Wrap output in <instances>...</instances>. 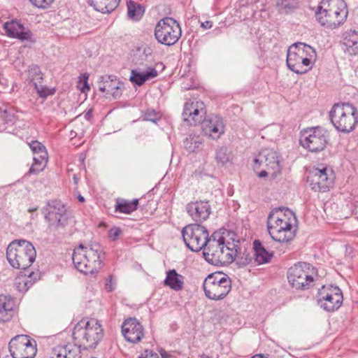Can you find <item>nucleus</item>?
Wrapping results in <instances>:
<instances>
[{
    "label": "nucleus",
    "mask_w": 358,
    "mask_h": 358,
    "mask_svg": "<svg viewBox=\"0 0 358 358\" xmlns=\"http://www.w3.org/2000/svg\"><path fill=\"white\" fill-rule=\"evenodd\" d=\"M238 243L227 241L223 233L215 231L208 237L203 248L205 259L215 266L232 263L238 257Z\"/></svg>",
    "instance_id": "1"
},
{
    "label": "nucleus",
    "mask_w": 358,
    "mask_h": 358,
    "mask_svg": "<svg viewBox=\"0 0 358 358\" xmlns=\"http://www.w3.org/2000/svg\"><path fill=\"white\" fill-rule=\"evenodd\" d=\"M296 217L290 210L275 208L268 214L267 229L271 238L279 243H287L294 237L292 225Z\"/></svg>",
    "instance_id": "2"
},
{
    "label": "nucleus",
    "mask_w": 358,
    "mask_h": 358,
    "mask_svg": "<svg viewBox=\"0 0 358 358\" xmlns=\"http://www.w3.org/2000/svg\"><path fill=\"white\" fill-rule=\"evenodd\" d=\"M103 250L99 243L79 245L73 250L72 259L75 267L85 274H93L101 267Z\"/></svg>",
    "instance_id": "3"
},
{
    "label": "nucleus",
    "mask_w": 358,
    "mask_h": 358,
    "mask_svg": "<svg viewBox=\"0 0 358 358\" xmlns=\"http://www.w3.org/2000/svg\"><path fill=\"white\" fill-rule=\"evenodd\" d=\"M103 337V329L99 321L96 319L81 320L74 326L73 339L83 350L96 348Z\"/></svg>",
    "instance_id": "4"
},
{
    "label": "nucleus",
    "mask_w": 358,
    "mask_h": 358,
    "mask_svg": "<svg viewBox=\"0 0 358 358\" xmlns=\"http://www.w3.org/2000/svg\"><path fill=\"white\" fill-rule=\"evenodd\" d=\"M348 13L343 0H322L317 8L315 17L322 26L334 29L344 23Z\"/></svg>",
    "instance_id": "5"
},
{
    "label": "nucleus",
    "mask_w": 358,
    "mask_h": 358,
    "mask_svg": "<svg viewBox=\"0 0 358 358\" xmlns=\"http://www.w3.org/2000/svg\"><path fill=\"white\" fill-rule=\"evenodd\" d=\"M316 59V52L310 45L303 43H295L287 50V65L293 72L302 74L312 68Z\"/></svg>",
    "instance_id": "6"
},
{
    "label": "nucleus",
    "mask_w": 358,
    "mask_h": 358,
    "mask_svg": "<svg viewBox=\"0 0 358 358\" xmlns=\"http://www.w3.org/2000/svg\"><path fill=\"white\" fill-rule=\"evenodd\" d=\"M329 116L335 129L348 134L355 130L358 124V110L349 103H337L331 108Z\"/></svg>",
    "instance_id": "7"
},
{
    "label": "nucleus",
    "mask_w": 358,
    "mask_h": 358,
    "mask_svg": "<svg viewBox=\"0 0 358 358\" xmlns=\"http://www.w3.org/2000/svg\"><path fill=\"white\" fill-rule=\"evenodd\" d=\"M36 255L34 245L25 241H15L7 248L6 257L10 264L15 268L26 269L35 261Z\"/></svg>",
    "instance_id": "8"
},
{
    "label": "nucleus",
    "mask_w": 358,
    "mask_h": 358,
    "mask_svg": "<svg viewBox=\"0 0 358 358\" xmlns=\"http://www.w3.org/2000/svg\"><path fill=\"white\" fill-rule=\"evenodd\" d=\"M203 289L209 299L219 301L224 299L231 289V280L221 273L209 274L203 281Z\"/></svg>",
    "instance_id": "9"
},
{
    "label": "nucleus",
    "mask_w": 358,
    "mask_h": 358,
    "mask_svg": "<svg viewBox=\"0 0 358 358\" xmlns=\"http://www.w3.org/2000/svg\"><path fill=\"white\" fill-rule=\"evenodd\" d=\"M314 267L306 262H299L287 271V280L291 286L296 289H308L313 285Z\"/></svg>",
    "instance_id": "10"
},
{
    "label": "nucleus",
    "mask_w": 358,
    "mask_h": 358,
    "mask_svg": "<svg viewBox=\"0 0 358 358\" xmlns=\"http://www.w3.org/2000/svg\"><path fill=\"white\" fill-rule=\"evenodd\" d=\"M42 213L50 229L58 231L69 224L66 207L60 201H49L42 208Z\"/></svg>",
    "instance_id": "11"
},
{
    "label": "nucleus",
    "mask_w": 358,
    "mask_h": 358,
    "mask_svg": "<svg viewBox=\"0 0 358 358\" xmlns=\"http://www.w3.org/2000/svg\"><path fill=\"white\" fill-rule=\"evenodd\" d=\"M157 41L166 45H172L178 42L181 36L179 23L171 17H164L159 20L155 29Z\"/></svg>",
    "instance_id": "12"
},
{
    "label": "nucleus",
    "mask_w": 358,
    "mask_h": 358,
    "mask_svg": "<svg viewBox=\"0 0 358 358\" xmlns=\"http://www.w3.org/2000/svg\"><path fill=\"white\" fill-rule=\"evenodd\" d=\"M328 141L327 130L320 127H311L303 129L300 137L301 145L312 152L323 150Z\"/></svg>",
    "instance_id": "13"
},
{
    "label": "nucleus",
    "mask_w": 358,
    "mask_h": 358,
    "mask_svg": "<svg viewBox=\"0 0 358 358\" xmlns=\"http://www.w3.org/2000/svg\"><path fill=\"white\" fill-rule=\"evenodd\" d=\"M181 233L186 246L193 252L203 250L209 237L206 228L199 224L185 226Z\"/></svg>",
    "instance_id": "14"
},
{
    "label": "nucleus",
    "mask_w": 358,
    "mask_h": 358,
    "mask_svg": "<svg viewBox=\"0 0 358 358\" xmlns=\"http://www.w3.org/2000/svg\"><path fill=\"white\" fill-rule=\"evenodd\" d=\"M334 178V171L330 167L320 165L310 171L307 181L313 190L326 192L332 187Z\"/></svg>",
    "instance_id": "15"
},
{
    "label": "nucleus",
    "mask_w": 358,
    "mask_h": 358,
    "mask_svg": "<svg viewBox=\"0 0 358 358\" xmlns=\"http://www.w3.org/2000/svg\"><path fill=\"white\" fill-rule=\"evenodd\" d=\"M9 351L13 358H34L37 352L36 341L27 335H18L10 341Z\"/></svg>",
    "instance_id": "16"
},
{
    "label": "nucleus",
    "mask_w": 358,
    "mask_h": 358,
    "mask_svg": "<svg viewBox=\"0 0 358 358\" xmlns=\"http://www.w3.org/2000/svg\"><path fill=\"white\" fill-rule=\"evenodd\" d=\"M343 293L337 286H322L318 292L317 302L320 306L328 312L338 309L343 303Z\"/></svg>",
    "instance_id": "17"
},
{
    "label": "nucleus",
    "mask_w": 358,
    "mask_h": 358,
    "mask_svg": "<svg viewBox=\"0 0 358 358\" xmlns=\"http://www.w3.org/2000/svg\"><path fill=\"white\" fill-rule=\"evenodd\" d=\"M206 113L204 103L199 101H187L182 112V118L189 125L201 123Z\"/></svg>",
    "instance_id": "18"
},
{
    "label": "nucleus",
    "mask_w": 358,
    "mask_h": 358,
    "mask_svg": "<svg viewBox=\"0 0 358 358\" xmlns=\"http://www.w3.org/2000/svg\"><path fill=\"white\" fill-rule=\"evenodd\" d=\"M206 113L204 103L199 101H187L182 112V118L189 125L201 123Z\"/></svg>",
    "instance_id": "19"
},
{
    "label": "nucleus",
    "mask_w": 358,
    "mask_h": 358,
    "mask_svg": "<svg viewBox=\"0 0 358 358\" xmlns=\"http://www.w3.org/2000/svg\"><path fill=\"white\" fill-rule=\"evenodd\" d=\"M29 145L33 152V164L28 174H38L46 166L48 161V155L45 147L38 141H31Z\"/></svg>",
    "instance_id": "20"
},
{
    "label": "nucleus",
    "mask_w": 358,
    "mask_h": 358,
    "mask_svg": "<svg viewBox=\"0 0 358 358\" xmlns=\"http://www.w3.org/2000/svg\"><path fill=\"white\" fill-rule=\"evenodd\" d=\"M255 163L264 165L272 175L280 172V160L278 153L271 148L262 150L258 157L255 159Z\"/></svg>",
    "instance_id": "21"
},
{
    "label": "nucleus",
    "mask_w": 358,
    "mask_h": 358,
    "mask_svg": "<svg viewBox=\"0 0 358 358\" xmlns=\"http://www.w3.org/2000/svg\"><path fill=\"white\" fill-rule=\"evenodd\" d=\"M201 123L203 134L213 139L218 138L224 132L222 120L217 115H209Z\"/></svg>",
    "instance_id": "22"
},
{
    "label": "nucleus",
    "mask_w": 358,
    "mask_h": 358,
    "mask_svg": "<svg viewBox=\"0 0 358 358\" xmlns=\"http://www.w3.org/2000/svg\"><path fill=\"white\" fill-rule=\"evenodd\" d=\"M122 331L126 340L133 343L139 342L144 336L143 326L135 318L126 320L122 325Z\"/></svg>",
    "instance_id": "23"
},
{
    "label": "nucleus",
    "mask_w": 358,
    "mask_h": 358,
    "mask_svg": "<svg viewBox=\"0 0 358 358\" xmlns=\"http://www.w3.org/2000/svg\"><path fill=\"white\" fill-rule=\"evenodd\" d=\"M186 210L192 219L196 222L206 220L211 213L210 206L206 201L190 202L186 206Z\"/></svg>",
    "instance_id": "24"
},
{
    "label": "nucleus",
    "mask_w": 358,
    "mask_h": 358,
    "mask_svg": "<svg viewBox=\"0 0 358 358\" xmlns=\"http://www.w3.org/2000/svg\"><path fill=\"white\" fill-rule=\"evenodd\" d=\"M3 29L8 36L16 38L21 41H27L31 43H35L32 37V33L29 30H25L22 24L17 21L12 20L3 24Z\"/></svg>",
    "instance_id": "25"
},
{
    "label": "nucleus",
    "mask_w": 358,
    "mask_h": 358,
    "mask_svg": "<svg viewBox=\"0 0 358 358\" xmlns=\"http://www.w3.org/2000/svg\"><path fill=\"white\" fill-rule=\"evenodd\" d=\"M80 349L82 348L76 343L58 345L52 350V356L55 358H82Z\"/></svg>",
    "instance_id": "26"
},
{
    "label": "nucleus",
    "mask_w": 358,
    "mask_h": 358,
    "mask_svg": "<svg viewBox=\"0 0 358 358\" xmlns=\"http://www.w3.org/2000/svg\"><path fill=\"white\" fill-rule=\"evenodd\" d=\"M344 50L350 55L358 54V31L350 29L343 34Z\"/></svg>",
    "instance_id": "27"
},
{
    "label": "nucleus",
    "mask_w": 358,
    "mask_h": 358,
    "mask_svg": "<svg viewBox=\"0 0 358 358\" xmlns=\"http://www.w3.org/2000/svg\"><path fill=\"white\" fill-rule=\"evenodd\" d=\"M158 75L157 70L152 67H148L145 71L140 69H132L130 75V81L138 86H141L149 78H153Z\"/></svg>",
    "instance_id": "28"
},
{
    "label": "nucleus",
    "mask_w": 358,
    "mask_h": 358,
    "mask_svg": "<svg viewBox=\"0 0 358 358\" xmlns=\"http://www.w3.org/2000/svg\"><path fill=\"white\" fill-rule=\"evenodd\" d=\"M15 302L10 297L0 295V322H7L13 317Z\"/></svg>",
    "instance_id": "29"
},
{
    "label": "nucleus",
    "mask_w": 358,
    "mask_h": 358,
    "mask_svg": "<svg viewBox=\"0 0 358 358\" xmlns=\"http://www.w3.org/2000/svg\"><path fill=\"white\" fill-rule=\"evenodd\" d=\"M164 284L176 292L180 291L184 287V277L175 269L169 270L166 272Z\"/></svg>",
    "instance_id": "30"
},
{
    "label": "nucleus",
    "mask_w": 358,
    "mask_h": 358,
    "mask_svg": "<svg viewBox=\"0 0 358 358\" xmlns=\"http://www.w3.org/2000/svg\"><path fill=\"white\" fill-rule=\"evenodd\" d=\"M255 261L258 264L268 263L273 255L268 252L263 246L260 241L255 240L253 243Z\"/></svg>",
    "instance_id": "31"
},
{
    "label": "nucleus",
    "mask_w": 358,
    "mask_h": 358,
    "mask_svg": "<svg viewBox=\"0 0 358 358\" xmlns=\"http://www.w3.org/2000/svg\"><path fill=\"white\" fill-rule=\"evenodd\" d=\"M138 206V199H134L128 201L122 198H117L115 201V211L124 214H131L135 211Z\"/></svg>",
    "instance_id": "32"
},
{
    "label": "nucleus",
    "mask_w": 358,
    "mask_h": 358,
    "mask_svg": "<svg viewBox=\"0 0 358 358\" xmlns=\"http://www.w3.org/2000/svg\"><path fill=\"white\" fill-rule=\"evenodd\" d=\"M120 0H90V5L102 13H109L114 10Z\"/></svg>",
    "instance_id": "33"
},
{
    "label": "nucleus",
    "mask_w": 358,
    "mask_h": 358,
    "mask_svg": "<svg viewBox=\"0 0 358 358\" xmlns=\"http://www.w3.org/2000/svg\"><path fill=\"white\" fill-rule=\"evenodd\" d=\"M145 12L144 7L131 0L127 1V13L129 18L138 21L143 17Z\"/></svg>",
    "instance_id": "34"
},
{
    "label": "nucleus",
    "mask_w": 358,
    "mask_h": 358,
    "mask_svg": "<svg viewBox=\"0 0 358 358\" xmlns=\"http://www.w3.org/2000/svg\"><path fill=\"white\" fill-rule=\"evenodd\" d=\"M33 274L34 273L31 272L29 275H19L15 278V286L19 292H27L33 285L34 282L31 278Z\"/></svg>",
    "instance_id": "35"
},
{
    "label": "nucleus",
    "mask_w": 358,
    "mask_h": 358,
    "mask_svg": "<svg viewBox=\"0 0 358 358\" xmlns=\"http://www.w3.org/2000/svg\"><path fill=\"white\" fill-rule=\"evenodd\" d=\"M27 79L33 83L34 85L35 83H41L43 80V75L40 68L37 65H31L29 67L27 71Z\"/></svg>",
    "instance_id": "36"
},
{
    "label": "nucleus",
    "mask_w": 358,
    "mask_h": 358,
    "mask_svg": "<svg viewBox=\"0 0 358 358\" xmlns=\"http://www.w3.org/2000/svg\"><path fill=\"white\" fill-rule=\"evenodd\" d=\"M215 158L217 163L224 165L231 161L232 155L227 148L222 146L217 150Z\"/></svg>",
    "instance_id": "37"
},
{
    "label": "nucleus",
    "mask_w": 358,
    "mask_h": 358,
    "mask_svg": "<svg viewBox=\"0 0 358 358\" xmlns=\"http://www.w3.org/2000/svg\"><path fill=\"white\" fill-rule=\"evenodd\" d=\"M202 138L200 136H189L185 141V146L189 152H195L202 144Z\"/></svg>",
    "instance_id": "38"
},
{
    "label": "nucleus",
    "mask_w": 358,
    "mask_h": 358,
    "mask_svg": "<svg viewBox=\"0 0 358 358\" xmlns=\"http://www.w3.org/2000/svg\"><path fill=\"white\" fill-rule=\"evenodd\" d=\"M296 0H276V6L280 13H289L296 8Z\"/></svg>",
    "instance_id": "39"
},
{
    "label": "nucleus",
    "mask_w": 358,
    "mask_h": 358,
    "mask_svg": "<svg viewBox=\"0 0 358 358\" xmlns=\"http://www.w3.org/2000/svg\"><path fill=\"white\" fill-rule=\"evenodd\" d=\"M120 84L119 81L116 79L113 80L110 76L106 80L102 85L99 86V91L102 92H106L107 94H110L114 89L117 88V85Z\"/></svg>",
    "instance_id": "40"
},
{
    "label": "nucleus",
    "mask_w": 358,
    "mask_h": 358,
    "mask_svg": "<svg viewBox=\"0 0 358 358\" xmlns=\"http://www.w3.org/2000/svg\"><path fill=\"white\" fill-rule=\"evenodd\" d=\"M1 118L6 123H13L16 120L14 110L10 108L4 109L1 113Z\"/></svg>",
    "instance_id": "41"
},
{
    "label": "nucleus",
    "mask_w": 358,
    "mask_h": 358,
    "mask_svg": "<svg viewBox=\"0 0 358 358\" xmlns=\"http://www.w3.org/2000/svg\"><path fill=\"white\" fill-rule=\"evenodd\" d=\"M88 80V75L85 73L82 76L79 77L78 85V87L80 88V91L83 93H85L90 90V86L87 83Z\"/></svg>",
    "instance_id": "42"
},
{
    "label": "nucleus",
    "mask_w": 358,
    "mask_h": 358,
    "mask_svg": "<svg viewBox=\"0 0 358 358\" xmlns=\"http://www.w3.org/2000/svg\"><path fill=\"white\" fill-rule=\"evenodd\" d=\"M34 87L38 94L41 97H47L49 95L53 94V92L46 86L39 85L38 83H35Z\"/></svg>",
    "instance_id": "43"
},
{
    "label": "nucleus",
    "mask_w": 358,
    "mask_h": 358,
    "mask_svg": "<svg viewBox=\"0 0 358 358\" xmlns=\"http://www.w3.org/2000/svg\"><path fill=\"white\" fill-rule=\"evenodd\" d=\"M159 119H160L159 114L156 113L153 110H148L145 113V115H144L145 120L156 122Z\"/></svg>",
    "instance_id": "44"
},
{
    "label": "nucleus",
    "mask_w": 358,
    "mask_h": 358,
    "mask_svg": "<svg viewBox=\"0 0 358 358\" xmlns=\"http://www.w3.org/2000/svg\"><path fill=\"white\" fill-rule=\"evenodd\" d=\"M29 1L37 8H47L53 3L54 0H29Z\"/></svg>",
    "instance_id": "45"
},
{
    "label": "nucleus",
    "mask_w": 358,
    "mask_h": 358,
    "mask_svg": "<svg viewBox=\"0 0 358 358\" xmlns=\"http://www.w3.org/2000/svg\"><path fill=\"white\" fill-rule=\"evenodd\" d=\"M237 248H238V257H236L235 259H240L239 264H241L243 265H247V264H250L252 260V257L249 254L243 253V255H241V252L240 251H238V250H240V248L238 246Z\"/></svg>",
    "instance_id": "46"
},
{
    "label": "nucleus",
    "mask_w": 358,
    "mask_h": 358,
    "mask_svg": "<svg viewBox=\"0 0 358 358\" xmlns=\"http://www.w3.org/2000/svg\"><path fill=\"white\" fill-rule=\"evenodd\" d=\"M122 234V230L118 227H113L109 230L108 236L113 241L116 240Z\"/></svg>",
    "instance_id": "47"
},
{
    "label": "nucleus",
    "mask_w": 358,
    "mask_h": 358,
    "mask_svg": "<svg viewBox=\"0 0 358 358\" xmlns=\"http://www.w3.org/2000/svg\"><path fill=\"white\" fill-rule=\"evenodd\" d=\"M138 358H159V355L153 352L152 350H145L141 355L138 357Z\"/></svg>",
    "instance_id": "48"
},
{
    "label": "nucleus",
    "mask_w": 358,
    "mask_h": 358,
    "mask_svg": "<svg viewBox=\"0 0 358 358\" xmlns=\"http://www.w3.org/2000/svg\"><path fill=\"white\" fill-rule=\"evenodd\" d=\"M117 88L114 89V90L110 92V94H111L115 99H117L118 97H120L122 94V90H121V87L120 86V84H117Z\"/></svg>",
    "instance_id": "49"
},
{
    "label": "nucleus",
    "mask_w": 358,
    "mask_h": 358,
    "mask_svg": "<svg viewBox=\"0 0 358 358\" xmlns=\"http://www.w3.org/2000/svg\"><path fill=\"white\" fill-rule=\"evenodd\" d=\"M201 27L205 29H210L213 27V22L207 20L204 22H202Z\"/></svg>",
    "instance_id": "50"
},
{
    "label": "nucleus",
    "mask_w": 358,
    "mask_h": 358,
    "mask_svg": "<svg viewBox=\"0 0 358 358\" xmlns=\"http://www.w3.org/2000/svg\"><path fill=\"white\" fill-rule=\"evenodd\" d=\"M93 110L92 108L89 109L85 114L84 117L87 120H90L92 117Z\"/></svg>",
    "instance_id": "51"
},
{
    "label": "nucleus",
    "mask_w": 358,
    "mask_h": 358,
    "mask_svg": "<svg viewBox=\"0 0 358 358\" xmlns=\"http://www.w3.org/2000/svg\"><path fill=\"white\" fill-rule=\"evenodd\" d=\"M268 173L269 171L267 170V171H262L259 173V177H265V176H267L268 175ZM270 173H271V171H270Z\"/></svg>",
    "instance_id": "52"
},
{
    "label": "nucleus",
    "mask_w": 358,
    "mask_h": 358,
    "mask_svg": "<svg viewBox=\"0 0 358 358\" xmlns=\"http://www.w3.org/2000/svg\"><path fill=\"white\" fill-rule=\"evenodd\" d=\"M250 358H268V357L266 356V355H264L263 354H257V355L252 356Z\"/></svg>",
    "instance_id": "53"
},
{
    "label": "nucleus",
    "mask_w": 358,
    "mask_h": 358,
    "mask_svg": "<svg viewBox=\"0 0 358 358\" xmlns=\"http://www.w3.org/2000/svg\"><path fill=\"white\" fill-rule=\"evenodd\" d=\"M106 289H108V291H109V292L113 290V287H111L110 282H106Z\"/></svg>",
    "instance_id": "54"
},
{
    "label": "nucleus",
    "mask_w": 358,
    "mask_h": 358,
    "mask_svg": "<svg viewBox=\"0 0 358 358\" xmlns=\"http://www.w3.org/2000/svg\"><path fill=\"white\" fill-rule=\"evenodd\" d=\"M200 358H211V357L206 354H202L200 355Z\"/></svg>",
    "instance_id": "55"
},
{
    "label": "nucleus",
    "mask_w": 358,
    "mask_h": 358,
    "mask_svg": "<svg viewBox=\"0 0 358 358\" xmlns=\"http://www.w3.org/2000/svg\"><path fill=\"white\" fill-rule=\"evenodd\" d=\"M37 209H38V208H37V207H36V208H29V209L28 210V211H29V213H32V212H34V211L37 210Z\"/></svg>",
    "instance_id": "56"
},
{
    "label": "nucleus",
    "mask_w": 358,
    "mask_h": 358,
    "mask_svg": "<svg viewBox=\"0 0 358 358\" xmlns=\"http://www.w3.org/2000/svg\"><path fill=\"white\" fill-rule=\"evenodd\" d=\"M78 200L80 201V202H83L85 201V199L83 196H82L81 195H79L78 196Z\"/></svg>",
    "instance_id": "57"
},
{
    "label": "nucleus",
    "mask_w": 358,
    "mask_h": 358,
    "mask_svg": "<svg viewBox=\"0 0 358 358\" xmlns=\"http://www.w3.org/2000/svg\"><path fill=\"white\" fill-rule=\"evenodd\" d=\"M162 358H167L168 357L166 356V353H162Z\"/></svg>",
    "instance_id": "58"
},
{
    "label": "nucleus",
    "mask_w": 358,
    "mask_h": 358,
    "mask_svg": "<svg viewBox=\"0 0 358 358\" xmlns=\"http://www.w3.org/2000/svg\"><path fill=\"white\" fill-rule=\"evenodd\" d=\"M92 358H97V357H92Z\"/></svg>",
    "instance_id": "59"
}]
</instances>
